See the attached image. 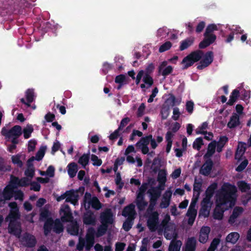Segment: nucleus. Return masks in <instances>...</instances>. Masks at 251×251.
Returning a JSON list of instances; mask_svg holds the SVG:
<instances>
[{
    "instance_id": "f257e3e1",
    "label": "nucleus",
    "mask_w": 251,
    "mask_h": 251,
    "mask_svg": "<svg viewBox=\"0 0 251 251\" xmlns=\"http://www.w3.org/2000/svg\"><path fill=\"white\" fill-rule=\"evenodd\" d=\"M237 189L234 185L224 184L217 194L216 207L213 213L215 219L221 220L224 211L233 206L236 200Z\"/></svg>"
},
{
    "instance_id": "f03ea898",
    "label": "nucleus",
    "mask_w": 251,
    "mask_h": 251,
    "mask_svg": "<svg viewBox=\"0 0 251 251\" xmlns=\"http://www.w3.org/2000/svg\"><path fill=\"white\" fill-rule=\"evenodd\" d=\"M10 211L6 220L9 222L8 227V232L18 238L20 237L22 229L20 223L18 221L20 218L19 208L15 202H10L9 204Z\"/></svg>"
},
{
    "instance_id": "7ed1b4c3",
    "label": "nucleus",
    "mask_w": 251,
    "mask_h": 251,
    "mask_svg": "<svg viewBox=\"0 0 251 251\" xmlns=\"http://www.w3.org/2000/svg\"><path fill=\"white\" fill-rule=\"evenodd\" d=\"M60 215L63 222H70L67 227L68 232L73 235H77L78 232V226L76 222L72 220L73 217L68 205L63 204L61 207Z\"/></svg>"
},
{
    "instance_id": "20e7f679",
    "label": "nucleus",
    "mask_w": 251,
    "mask_h": 251,
    "mask_svg": "<svg viewBox=\"0 0 251 251\" xmlns=\"http://www.w3.org/2000/svg\"><path fill=\"white\" fill-rule=\"evenodd\" d=\"M170 221V216L168 214L166 215L161 223L162 228H158V230L161 231L164 229L165 237L168 240L176 239L177 234L176 231V226L173 223H169Z\"/></svg>"
},
{
    "instance_id": "39448f33",
    "label": "nucleus",
    "mask_w": 251,
    "mask_h": 251,
    "mask_svg": "<svg viewBox=\"0 0 251 251\" xmlns=\"http://www.w3.org/2000/svg\"><path fill=\"white\" fill-rule=\"evenodd\" d=\"M100 220L101 225L99 227L96 233L97 237L103 235L107 230L108 225L113 223L114 220L111 210L107 209L102 212L100 215Z\"/></svg>"
},
{
    "instance_id": "423d86ee",
    "label": "nucleus",
    "mask_w": 251,
    "mask_h": 251,
    "mask_svg": "<svg viewBox=\"0 0 251 251\" xmlns=\"http://www.w3.org/2000/svg\"><path fill=\"white\" fill-rule=\"evenodd\" d=\"M95 233V230L93 228H89L86 236V242L84 239L79 237L78 243L76 246L77 250L82 251L85 247L86 251H89L94 244Z\"/></svg>"
},
{
    "instance_id": "0eeeda50",
    "label": "nucleus",
    "mask_w": 251,
    "mask_h": 251,
    "mask_svg": "<svg viewBox=\"0 0 251 251\" xmlns=\"http://www.w3.org/2000/svg\"><path fill=\"white\" fill-rule=\"evenodd\" d=\"M203 56L202 51L197 50L191 52L185 56L181 61V64L183 69H186L192 66L195 62L199 61Z\"/></svg>"
},
{
    "instance_id": "6e6552de",
    "label": "nucleus",
    "mask_w": 251,
    "mask_h": 251,
    "mask_svg": "<svg viewBox=\"0 0 251 251\" xmlns=\"http://www.w3.org/2000/svg\"><path fill=\"white\" fill-rule=\"evenodd\" d=\"M1 134L6 138L12 139L13 144H17V139L22 134V127L19 126H15L10 130L4 127L1 131Z\"/></svg>"
},
{
    "instance_id": "1a4fd4ad",
    "label": "nucleus",
    "mask_w": 251,
    "mask_h": 251,
    "mask_svg": "<svg viewBox=\"0 0 251 251\" xmlns=\"http://www.w3.org/2000/svg\"><path fill=\"white\" fill-rule=\"evenodd\" d=\"M159 213L157 211L146 214L147 224L151 232L158 230L159 227Z\"/></svg>"
},
{
    "instance_id": "9d476101",
    "label": "nucleus",
    "mask_w": 251,
    "mask_h": 251,
    "mask_svg": "<svg viewBox=\"0 0 251 251\" xmlns=\"http://www.w3.org/2000/svg\"><path fill=\"white\" fill-rule=\"evenodd\" d=\"M53 224V230L56 233H59L63 231V226L59 220H56L54 223H53L51 219H48L46 222L44 226V234L46 235H47L50 231L51 226Z\"/></svg>"
},
{
    "instance_id": "9b49d317",
    "label": "nucleus",
    "mask_w": 251,
    "mask_h": 251,
    "mask_svg": "<svg viewBox=\"0 0 251 251\" xmlns=\"http://www.w3.org/2000/svg\"><path fill=\"white\" fill-rule=\"evenodd\" d=\"M197 201V198L192 199L186 214L187 216L189 218L188 223L190 226L193 224L197 216V210L196 208Z\"/></svg>"
},
{
    "instance_id": "f8f14e48",
    "label": "nucleus",
    "mask_w": 251,
    "mask_h": 251,
    "mask_svg": "<svg viewBox=\"0 0 251 251\" xmlns=\"http://www.w3.org/2000/svg\"><path fill=\"white\" fill-rule=\"evenodd\" d=\"M211 199L204 198L201 202V208L200 211V216L207 217L209 216L213 202Z\"/></svg>"
},
{
    "instance_id": "ddd939ff",
    "label": "nucleus",
    "mask_w": 251,
    "mask_h": 251,
    "mask_svg": "<svg viewBox=\"0 0 251 251\" xmlns=\"http://www.w3.org/2000/svg\"><path fill=\"white\" fill-rule=\"evenodd\" d=\"M172 195V187H169L162 195L159 206L161 208H167L171 202Z\"/></svg>"
},
{
    "instance_id": "4468645a",
    "label": "nucleus",
    "mask_w": 251,
    "mask_h": 251,
    "mask_svg": "<svg viewBox=\"0 0 251 251\" xmlns=\"http://www.w3.org/2000/svg\"><path fill=\"white\" fill-rule=\"evenodd\" d=\"M84 202L85 206L86 203H88V204H91L93 208L97 210L100 209L101 207V205L99 200L96 197L91 198V195L87 193L85 195Z\"/></svg>"
},
{
    "instance_id": "2eb2a0df",
    "label": "nucleus",
    "mask_w": 251,
    "mask_h": 251,
    "mask_svg": "<svg viewBox=\"0 0 251 251\" xmlns=\"http://www.w3.org/2000/svg\"><path fill=\"white\" fill-rule=\"evenodd\" d=\"M149 140H150V139H149L148 136L143 137L136 144V147L140 149L142 152L144 154L148 153L149 151V149L148 146L149 144Z\"/></svg>"
},
{
    "instance_id": "dca6fc26",
    "label": "nucleus",
    "mask_w": 251,
    "mask_h": 251,
    "mask_svg": "<svg viewBox=\"0 0 251 251\" xmlns=\"http://www.w3.org/2000/svg\"><path fill=\"white\" fill-rule=\"evenodd\" d=\"M67 199L66 201L70 202L74 205L78 204V199L79 197L78 192L73 190L66 192Z\"/></svg>"
},
{
    "instance_id": "f3484780",
    "label": "nucleus",
    "mask_w": 251,
    "mask_h": 251,
    "mask_svg": "<svg viewBox=\"0 0 251 251\" xmlns=\"http://www.w3.org/2000/svg\"><path fill=\"white\" fill-rule=\"evenodd\" d=\"M213 53L211 51L207 52L204 55L203 59L200 62L197 68L201 70L207 67L213 61Z\"/></svg>"
},
{
    "instance_id": "a211bd4d",
    "label": "nucleus",
    "mask_w": 251,
    "mask_h": 251,
    "mask_svg": "<svg viewBox=\"0 0 251 251\" xmlns=\"http://www.w3.org/2000/svg\"><path fill=\"white\" fill-rule=\"evenodd\" d=\"M173 69L171 66L168 65L167 61H163L158 67V73L165 77L172 72Z\"/></svg>"
},
{
    "instance_id": "6ab92c4d",
    "label": "nucleus",
    "mask_w": 251,
    "mask_h": 251,
    "mask_svg": "<svg viewBox=\"0 0 251 251\" xmlns=\"http://www.w3.org/2000/svg\"><path fill=\"white\" fill-rule=\"evenodd\" d=\"M210 231V228L208 226H202L199 234V240L201 243H205L208 239L209 234Z\"/></svg>"
},
{
    "instance_id": "aec40b11",
    "label": "nucleus",
    "mask_w": 251,
    "mask_h": 251,
    "mask_svg": "<svg viewBox=\"0 0 251 251\" xmlns=\"http://www.w3.org/2000/svg\"><path fill=\"white\" fill-rule=\"evenodd\" d=\"M164 189V188L160 187H151L148 190V194L149 195L150 199L158 200L160 197L161 193V191Z\"/></svg>"
},
{
    "instance_id": "412c9836",
    "label": "nucleus",
    "mask_w": 251,
    "mask_h": 251,
    "mask_svg": "<svg viewBox=\"0 0 251 251\" xmlns=\"http://www.w3.org/2000/svg\"><path fill=\"white\" fill-rule=\"evenodd\" d=\"M134 208V205L129 204L124 209L122 215L125 217H127L128 219H133L135 214Z\"/></svg>"
},
{
    "instance_id": "4be33fe9",
    "label": "nucleus",
    "mask_w": 251,
    "mask_h": 251,
    "mask_svg": "<svg viewBox=\"0 0 251 251\" xmlns=\"http://www.w3.org/2000/svg\"><path fill=\"white\" fill-rule=\"evenodd\" d=\"M212 165L213 163L212 161L210 160H207L201 166L200 173L204 176H208L211 171Z\"/></svg>"
},
{
    "instance_id": "5701e85b",
    "label": "nucleus",
    "mask_w": 251,
    "mask_h": 251,
    "mask_svg": "<svg viewBox=\"0 0 251 251\" xmlns=\"http://www.w3.org/2000/svg\"><path fill=\"white\" fill-rule=\"evenodd\" d=\"M34 160V157H32L28 159L27 161V168L25 172V175L30 178H32L34 175L35 171L32 162Z\"/></svg>"
},
{
    "instance_id": "b1692460",
    "label": "nucleus",
    "mask_w": 251,
    "mask_h": 251,
    "mask_svg": "<svg viewBox=\"0 0 251 251\" xmlns=\"http://www.w3.org/2000/svg\"><path fill=\"white\" fill-rule=\"evenodd\" d=\"M197 241L194 237L189 238L185 243L184 251H195Z\"/></svg>"
},
{
    "instance_id": "393cba45",
    "label": "nucleus",
    "mask_w": 251,
    "mask_h": 251,
    "mask_svg": "<svg viewBox=\"0 0 251 251\" xmlns=\"http://www.w3.org/2000/svg\"><path fill=\"white\" fill-rule=\"evenodd\" d=\"M14 193V189L10 187V186H7L4 189L2 195H0V198L1 197H3V199L1 200L0 202L4 201L5 200H9L13 196ZM4 201L3 202L4 203Z\"/></svg>"
},
{
    "instance_id": "a878e982",
    "label": "nucleus",
    "mask_w": 251,
    "mask_h": 251,
    "mask_svg": "<svg viewBox=\"0 0 251 251\" xmlns=\"http://www.w3.org/2000/svg\"><path fill=\"white\" fill-rule=\"evenodd\" d=\"M215 39L216 36L214 34H211L210 36H205V39L199 44L200 48L203 49L207 47L212 43Z\"/></svg>"
},
{
    "instance_id": "bb28decb",
    "label": "nucleus",
    "mask_w": 251,
    "mask_h": 251,
    "mask_svg": "<svg viewBox=\"0 0 251 251\" xmlns=\"http://www.w3.org/2000/svg\"><path fill=\"white\" fill-rule=\"evenodd\" d=\"M25 158V155L21 153L13 155L11 157L12 163L19 167L23 166V163L22 161L24 160Z\"/></svg>"
},
{
    "instance_id": "cd10ccee",
    "label": "nucleus",
    "mask_w": 251,
    "mask_h": 251,
    "mask_svg": "<svg viewBox=\"0 0 251 251\" xmlns=\"http://www.w3.org/2000/svg\"><path fill=\"white\" fill-rule=\"evenodd\" d=\"M216 145V141H213L208 144L207 152L204 155V158L208 159L213 155L215 151Z\"/></svg>"
},
{
    "instance_id": "c85d7f7f",
    "label": "nucleus",
    "mask_w": 251,
    "mask_h": 251,
    "mask_svg": "<svg viewBox=\"0 0 251 251\" xmlns=\"http://www.w3.org/2000/svg\"><path fill=\"white\" fill-rule=\"evenodd\" d=\"M246 143L239 142L235 153V159L239 160L246 151Z\"/></svg>"
},
{
    "instance_id": "c756f323",
    "label": "nucleus",
    "mask_w": 251,
    "mask_h": 251,
    "mask_svg": "<svg viewBox=\"0 0 251 251\" xmlns=\"http://www.w3.org/2000/svg\"><path fill=\"white\" fill-rule=\"evenodd\" d=\"M240 124L239 116L236 114H233L227 123V126L230 128H233L238 126Z\"/></svg>"
},
{
    "instance_id": "7c9ffc66",
    "label": "nucleus",
    "mask_w": 251,
    "mask_h": 251,
    "mask_svg": "<svg viewBox=\"0 0 251 251\" xmlns=\"http://www.w3.org/2000/svg\"><path fill=\"white\" fill-rule=\"evenodd\" d=\"M83 222L86 225H94L96 222V217L93 213L87 212L84 215Z\"/></svg>"
},
{
    "instance_id": "2f4dec72",
    "label": "nucleus",
    "mask_w": 251,
    "mask_h": 251,
    "mask_svg": "<svg viewBox=\"0 0 251 251\" xmlns=\"http://www.w3.org/2000/svg\"><path fill=\"white\" fill-rule=\"evenodd\" d=\"M145 197L136 196L135 202L139 210H143L148 205V202L145 200Z\"/></svg>"
},
{
    "instance_id": "473e14b6",
    "label": "nucleus",
    "mask_w": 251,
    "mask_h": 251,
    "mask_svg": "<svg viewBox=\"0 0 251 251\" xmlns=\"http://www.w3.org/2000/svg\"><path fill=\"white\" fill-rule=\"evenodd\" d=\"M23 241L27 246L29 247L34 246L36 243L35 237L28 234H25Z\"/></svg>"
},
{
    "instance_id": "72a5a7b5",
    "label": "nucleus",
    "mask_w": 251,
    "mask_h": 251,
    "mask_svg": "<svg viewBox=\"0 0 251 251\" xmlns=\"http://www.w3.org/2000/svg\"><path fill=\"white\" fill-rule=\"evenodd\" d=\"M243 212V208L241 207H236L233 211L232 214L230 216L229 219V223L233 224L236 219Z\"/></svg>"
},
{
    "instance_id": "f704fd0d",
    "label": "nucleus",
    "mask_w": 251,
    "mask_h": 251,
    "mask_svg": "<svg viewBox=\"0 0 251 251\" xmlns=\"http://www.w3.org/2000/svg\"><path fill=\"white\" fill-rule=\"evenodd\" d=\"M181 246V241L173 240L169 245V251H180Z\"/></svg>"
},
{
    "instance_id": "c9c22d12",
    "label": "nucleus",
    "mask_w": 251,
    "mask_h": 251,
    "mask_svg": "<svg viewBox=\"0 0 251 251\" xmlns=\"http://www.w3.org/2000/svg\"><path fill=\"white\" fill-rule=\"evenodd\" d=\"M240 235L237 232H232L228 234L226 237V241L232 244H235L239 239Z\"/></svg>"
},
{
    "instance_id": "e433bc0d",
    "label": "nucleus",
    "mask_w": 251,
    "mask_h": 251,
    "mask_svg": "<svg viewBox=\"0 0 251 251\" xmlns=\"http://www.w3.org/2000/svg\"><path fill=\"white\" fill-rule=\"evenodd\" d=\"M194 41V37H189L188 38L186 39L185 40H183L181 43L179 47V49L180 50H184L187 49L188 48L190 47L193 44Z\"/></svg>"
},
{
    "instance_id": "4c0bfd02",
    "label": "nucleus",
    "mask_w": 251,
    "mask_h": 251,
    "mask_svg": "<svg viewBox=\"0 0 251 251\" xmlns=\"http://www.w3.org/2000/svg\"><path fill=\"white\" fill-rule=\"evenodd\" d=\"M167 173L165 170H161L158 172L157 180L160 182V187L164 188L166 181Z\"/></svg>"
},
{
    "instance_id": "58836bf2",
    "label": "nucleus",
    "mask_w": 251,
    "mask_h": 251,
    "mask_svg": "<svg viewBox=\"0 0 251 251\" xmlns=\"http://www.w3.org/2000/svg\"><path fill=\"white\" fill-rule=\"evenodd\" d=\"M68 173L71 177H74L78 171V167L75 163H70L68 166Z\"/></svg>"
},
{
    "instance_id": "ea45409f",
    "label": "nucleus",
    "mask_w": 251,
    "mask_h": 251,
    "mask_svg": "<svg viewBox=\"0 0 251 251\" xmlns=\"http://www.w3.org/2000/svg\"><path fill=\"white\" fill-rule=\"evenodd\" d=\"M149 140V143H151V147L152 149H155L157 146V144L156 142L159 143H161L163 141V138L161 136H157L156 138V140L152 138V136L151 135L148 136Z\"/></svg>"
},
{
    "instance_id": "a19ab883",
    "label": "nucleus",
    "mask_w": 251,
    "mask_h": 251,
    "mask_svg": "<svg viewBox=\"0 0 251 251\" xmlns=\"http://www.w3.org/2000/svg\"><path fill=\"white\" fill-rule=\"evenodd\" d=\"M217 187V184L216 183H213L210 185L207 189L205 194L206 196L205 198L211 199L215 189Z\"/></svg>"
},
{
    "instance_id": "79ce46f5",
    "label": "nucleus",
    "mask_w": 251,
    "mask_h": 251,
    "mask_svg": "<svg viewBox=\"0 0 251 251\" xmlns=\"http://www.w3.org/2000/svg\"><path fill=\"white\" fill-rule=\"evenodd\" d=\"M239 92L237 90H234L230 96V99L227 102V104L232 105L236 101L239 97Z\"/></svg>"
},
{
    "instance_id": "37998d69",
    "label": "nucleus",
    "mask_w": 251,
    "mask_h": 251,
    "mask_svg": "<svg viewBox=\"0 0 251 251\" xmlns=\"http://www.w3.org/2000/svg\"><path fill=\"white\" fill-rule=\"evenodd\" d=\"M237 186L242 192H247L251 189L250 185L244 181H240L238 182Z\"/></svg>"
},
{
    "instance_id": "c03bdc74",
    "label": "nucleus",
    "mask_w": 251,
    "mask_h": 251,
    "mask_svg": "<svg viewBox=\"0 0 251 251\" xmlns=\"http://www.w3.org/2000/svg\"><path fill=\"white\" fill-rule=\"evenodd\" d=\"M161 118L163 120L166 119L170 114V108L166 104V102L163 105L160 112Z\"/></svg>"
},
{
    "instance_id": "a18cd8bd",
    "label": "nucleus",
    "mask_w": 251,
    "mask_h": 251,
    "mask_svg": "<svg viewBox=\"0 0 251 251\" xmlns=\"http://www.w3.org/2000/svg\"><path fill=\"white\" fill-rule=\"evenodd\" d=\"M201 182L195 179L194 184V195H196L197 197H199L201 187Z\"/></svg>"
},
{
    "instance_id": "49530a36",
    "label": "nucleus",
    "mask_w": 251,
    "mask_h": 251,
    "mask_svg": "<svg viewBox=\"0 0 251 251\" xmlns=\"http://www.w3.org/2000/svg\"><path fill=\"white\" fill-rule=\"evenodd\" d=\"M46 149L47 147L46 146L41 147L37 151L35 157H34V160H36L37 161L41 160L45 155Z\"/></svg>"
},
{
    "instance_id": "de8ad7c7",
    "label": "nucleus",
    "mask_w": 251,
    "mask_h": 251,
    "mask_svg": "<svg viewBox=\"0 0 251 251\" xmlns=\"http://www.w3.org/2000/svg\"><path fill=\"white\" fill-rule=\"evenodd\" d=\"M8 186H10V187L12 188L13 189L21 186L20 180L16 177L12 176L11 177L10 183Z\"/></svg>"
},
{
    "instance_id": "09e8293b",
    "label": "nucleus",
    "mask_w": 251,
    "mask_h": 251,
    "mask_svg": "<svg viewBox=\"0 0 251 251\" xmlns=\"http://www.w3.org/2000/svg\"><path fill=\"white\" fill-rule=\"evenodd\" d=\"M33 131V127L31 125H27L23 130L24 136L25 139H27L30 137L31 134Z\"/></svg>"
},
{
    "instance_id": "8fccbe9b",
    "label": "nucleus",
    "mask_w": 251,
    "mask_h": 251,
    "mask_svg": "<svg viewBox=\"0 0 251 251\" xmlns=\"http://www.w3.org/2000/svg\"><path fill=\"white\" fill-rule=\"evenodd\" d=\"M89 156L88 154H84L79 159L78 163L85 167L88 163Z\"/></svg>"
},
{
    "instance_id": "3c124183",
    "label": "nucleus",
    "mask_w": 251,
    "mask_h": 251,
    "mask_svg": "<svg viewBox=\"0 0 251 251\" xmlns=\"http://www.w3.org/2000/svg\"><path fill=\"white\" fill-rule=\"evenodd\" d=\"M148 184L143 183L138 189L137 192V196L145 197V193L148 188Z\"/></svg>"
},
{
    "instance_id": "603ef678",
    "label": "nucleus",
    "mask_w": 251,
    "mask_h": 251,
    "mask_svg": "<svg viewBox=\"0 0 251 251\" xmlns=\"http://www.w3.org/2000/svg\"><path fill=\"white\" fill-rule=\"evenodd\" d=\"M25 97L27 101L30 103L34 100V92L32 89H28L25 92Z\"/></svg>"
},
{
    "instance_id": "864d4df0",
    "label": "nucleus",
    "mask_w": 251,
    "mask_h": 251,
    "mask_svg": "<svg viewBox=\"0 0 251 251\" xmlns=\"http://www.w3.org/2000/svg\"><path fill=\"white\" fill-rule=\"evenodd\" d=\"M203 144L202 139L201 138H198L194 142L193 147L194 149L200 150Z\"/></svg>"
},
{
    "instance_id": "5fc2aeb1",
    "label": "nucleus",
    "mask_w": 251,
    "mask_h": 251,
    "mask_svg": "<svg viewBox=\"0 0 251 251\" xmlns=\"http://www.w3.org/2000/svg\"><path fill=\"white\" fill-rule=\"evenodd\" d=\"M207 126V123L206 122L203 123L201 126H199L196 129V133L197 134H205L206 133V131H205V130L206 129Z\"/></svg>"
},
{
    "instance_id": "6e6d98bb",
    "label": "nucleus",
    "mask_w": 251,
    "mask_h": 251,
    "mask_svg": "<svg viewBox=\"0 0 251 251\" xmlns=\"http://www.w3.org/2000/svg\"><path fill=\"white\" fill-rule=\"evenodd\" d=\"M217 30V27L216 25L211 24L209 25L206 28L205 32L204 33V36H210L212 34H210L214 30Z\"/></svg>"
},
{
    "instance_id": "4d7b16f0",
    "label": "nucleus",
    "mask_w": 251,
    "mask_h": 251,
    "mask_svg": "<svg viewBox=\"0 0 251 251\" xmlns=\"http://www.w3.org/2000/svg\"><path fill=\"white\" fill-rule=\"evenodd\" d=\"M157 200L150 199V204L147 209L146 214H148L150 212H153L154 211L153 210L156 204Z\"/></svg>"
},
{
    "instance_id": "13d9d810",
    "label": "nucleus",
    "mask_w": 251,
    "mask_h": 251,
    "mask_svg": "<svg viewBox=\"0 0 251 251\" xmlns=\"http://www.w3.org/2000/svg\"><path fill=\"white\" fill-rule=\"evenodd\" d=\"M157 200L150 199V204L147 209L146 214H148L150 212H153L154 211L153 210L156 204Z\"/></svg>"
},
{
    "instance_id": "bf43d9fd",
    "label": "nucleus",
    "mask_w": 251,
    "mask_h": 251,
    "mask_svg": "<svg viewBox=\"0 0 251 251\" xmlns=\"http://www.w3.org/2000/svg\"><path fill=\"white\" fill-rule=\"evenodd\" d=\"M157 200L150 199V204L147 209L146 214H148L150 212H153L154 211L153 210L156 204Z\"/></svg>"
},
{
    "instance_id": "052dcab7",
    "label": "nucleus",
    "mask_w": 251,
    "mask_h": 251,
    "mask_svg": "<svg viewBox=\"0 0 251 251\" xmlns=\"http://www.w3.org/2000/svg\"><path fill=\"white\" fill-rule=\"evenodd\" d=\"M145 83L147 85V88L150 87L153 84V79L149 75H145L143 79Z\"/></svg>"
},
{
    "instance_id": "680f3d73",
    "label": "nucleus",
    "mask_w": 251,
    "mask_h": 251,
    "mask_svg": "<svg viewBox=\"0 0 251 251\" xmlns=\"http://www.w3.org/2000/svg\"><path fill=\"white\" fill-rule=\"evenodd\" d=\"M171 47L172 43L169 41L166 42L160 47L159 49V51L160 52H164L170 49Z\"/></svg>"
},
{
    "instance_id": "e2e57ef3",
    "label": "nucleus",
    "mask_w": 251,
    "mask_h": 251,
    "mask_svg": "<svg viewBox=\"0 0 251 251\" xmlns=\"http://www.w3.org/2000/svg\"><path fill=\"white\" fill-rule=\"evenodd\" d=\"M91 159L93 162V165L94 166H100L102 164V161L99 159L97 156L94 154L91 155Z\"/></svg>"
},
{
    "instance_id": "0e129e2a",
    "label": "nucleus",
    "mask_w": 251,
    "mask_h": 251,
    "mask_svg": "<svg viewBox=\"0 0 251 251\" xmlns=\"http://www.w3.org/2000/svg\"><path fill=\"white\" fill-rule=\"evenodd\" d=\"M132 219H127V220L124 222L123 225V227L126 231H128L131 227L132 223L131 221Z\"/></svg>"
},
{
    "instance_id": "69168bd1",
    "label": "nucleus",
    "mask_w": 251,
    "mask_h": 251,
    "mask_svg": "<svg viewBox=\"0 0 251 251\" xmlns=\"http://www.w3.org/2000/svg\"><path fill=\"white\" fill-rule=\"evenodd\" d=\"M180 114H181L179 108L178 107H175L173 109V115L172 118L174 120L176 121L178 119Z\"/></svg>"
},
{
    "instance_id": "338daca9",
    "label": "nucleus",
    "mask_w": 251,
    "mask_h": 251,
    "mask_svg": "<svg viewBox=\"0 0 251 251\" xmlns=\"http://www.w3.org/2000/svg\"><path fill=\"white\" fill-rule=\"evenodd\" d=\"M248 164V161L247 159L244 160L236 168L237 172H241L245 169Z\"/></svg>"
},
{
    "instance_id": "774afa93",
    "label": "nucleus",
    "mask_w": 251,
    "mask_h": 251,
    "mask_svg": "<svg viewBox=\"0 0 251 251\" xmlns=\"http://www.w3.org/2000/svg\"><path fill=\"white\" fill-rule=\"evenodd\" d=\"M168 29L166 28H159L157 31V36L165 37L168 34Z\"/></svg>"
}]
</instances>
